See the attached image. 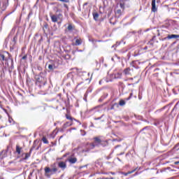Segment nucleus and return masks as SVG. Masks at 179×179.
Returning <instances> with one entry per match:
<instances>
[{"label":"nucleus","mask_w":179,"mask_h":179,"mask_svg":"<svg viewBox=\"0 0 179 179\" xmlns=\"http://www.w3.org/2000/svg\"><path fill=\"white\" fill-rule=\"evenodd\" d=\"M66 30H68V31L72 32L73 30H75V26L72 24H69Z\"/></svg>","instance_id":"nucleus-9"},{"label":"nucleus","mask_w":179,"mask_h":179,"mask_svg":"<svg viewBox=\"0 0 179 179\" xmlns=\"http://www.w3.org/2000/svg\"><path fill=\"white\" fill-rule=\"evenodd\" d=\"M132 173H135V169H133L132 171H129L127 173H123L124 176H128L129 174H132Z\"/></svg>","instance_id":"nucleus-15"},{"label":"nucleus","mask_w":179,"mask_h":179,"mask_svg":"<svg viewBox=\"0 0 179 179\" xmlns=\"http://www.w3.org/2000/svg\"><path fill=\"white\" fill-rule=\"evenodd\" d=\"M51 168L46 166L45 167V176L48 178H51V176L55 174L57 171H58V169L57 168V165L53 164L50 166Z\"/></svg>","instance_id":"nucleus-2"},{"label":"nucleus","mask_w":179,"mask_h":179,"mask_svg":"<svg viewBox=\"0 0 179 179\" xmlns=\"http://www.w3.org/2000/svg\"><path fill=\"white\" fill-rule=\"evenodd\" d=\"M100 107H101V106H95L94 108L88 111V113H92V111H94V110H96V109H97V108H100Z\"/></svg>","instance_id":"nucleus-18"},{"label":"nucleus","mask_w":179,"mask_h":179,"mask_svg":"<svg viewBox=\"0 0 179 179\" xmlns=\"http://www.w3.org/2000/svg\"><path fill=\"white\" fill-rule=\"evenodd\" d=\"M174 164H176V165L179 164V161H178V162H176L174 163Z\"/></svg>","instance_id":"nucleus-35"},{"label":"nucleus","mask_w":179,"mask_h":179,"mask_svg":"<svg viewBox=\"0 0 179 179\" xmlns=\"http://www.w3.org/2000/svg\"><path fill=\"white\" fill-rule=\"evenodd\" d=\"M2 153H3V151L0 152V159H3V157H1L2 156Z\"/></svg>","instance_id":"nucleus-27"},{"label":"nucleus","mask_w":179,"mask_h":179,"mask_svg":"<svg viewBox=\"0 0 179 179\" xmlns=\"http://www.w3.org/2000/svg\"><path fill=\"white\" fill-rule=\"evenodd\" d=\"M117 148H120V145H116V146L115 147V149H117Z\"/></svg>","instance_id":"nucleus-40"},{"label":"nucleus","mask_w":179,"mask_h":179,"mask_svg":"<svg viewBox=\"0 0 179 179\" xmlns=\"http://www.w3.org/2000/svg\"><path fill=\"white\" fill-rule=\"evenodd\" d=\"M31 110H34V108H31Z\"/></svg>","instance_id":"nucleus-47"},{"label":"nucleus","mask_w":179,"mask_h":179,"mask_svg":"<svg viewBox=\"0 0 179 179\" xmlns=\"http://www.w3.org/2000/svg\"><path fill=\"white\" fill-rule=\"evenodd\" d=\"M6 6H8V5H6V3H3V6L1 7V10H5L6 9Z\"/></svg>","instance_id":"nucleus-20"},{"label":"nucleus","mask_w":179,"mask_h":179,"mask_svg":"<svg viewBox=\"0 0 179 179\" xmlns=\"http://www.w3.org/2000/svg\"><path fill=\"white\" fill-rule=\"evenodd\" d=\"M131 97H132V93H130V95L128 98L126 99V100H130Z\"/></svg>","instance_id":"nucleus-26"},{"label":"nucleus","mask_w":179,"mask_h":179,"mask_svg":"<svg viewBox=\"0 0 179 179\" xmlns=\"http://www.w3.org/2000/svg\"><path fill=\"white\" fill-rule=\"evenodd\" d=\"M9 121H10H10H12V120H9Z\"/></svg>","instance_id":"nucleus-48"},{"label":"nucleus","mask_w":179,"mask_h":179,"mask_svg":"<svg viewBox=\"0 0 179 179\" xmlns=\"http://www.w3.org/2000/svg\"><path fill=\"white\" fill-rule=\"evenodd\" d=\"M118 107L117 103H114L113 105L111 106L110 108H108V110H114V107Z\"/></svg>","instance_id":"nucleus-19"},{"label":"nucleus","mask_w":179,"mask_h":179,"mask_svg":"<svg viewBox=\"0 0 179 179\" xmlns=\"http://www.w3.org/2000/svg\"><path fill=\"white\" fill-rule=\"evenodd\" d=\"M67 160L70 164H75L78 162V159L73 156L69 157Z\"/></svg>","instance_id":"nucleus-6"},{"label":"nucleus","mask_w":179,"mask_h":179,"mask_svg":"<svg viewBox=\"0 0 179 179\" xmlns=\"http://www.w3.org/2000/svg\"><path fill=\"white\" fill-rule=\"evenodd\" d=\"M96 179H114V178L111 177L110 178H108L103 177V178H98Z\"/></svg>","instance_id":"nucleus-24"},{"label":"nucleus","mask_w":179,"mask_h":179,"mask_svg":"<svg viewBox=\"0 0 179 179\" xmlns=\"http://www.w3.org/2000/svg\"><path fill=\"white\" fill-rule=\"evenodd\" d=\"M109 159H111L110 157H106V159L108 160Z\"/></svg>","instance_id":"nucleus-38"},{"label":"nucleus","mask_w":179,"mask_h":179,"mask_svg":"<svg viewBox=\"0 0 179 179\" xmlns=\"http://www.w3.org/2000/svg\"><path fill=\"white\" fill-rule=\"evenodd\" d=\"M120 155H124V153H121Z\"/></svg>","instance_id":"nucleus-51"},{"label":"nucleus","mask_w":179,"mask_h":179,"mask_svg":"<svg viewBox=\"0 0 179 179\" xmlns=\"http://www.w3.org/2000/svg\"><path fill=\"white\" fill-rule=\"evenodd\" d=\"M65 125H68V123H66Z\"/></svg>","instance_id":"nucleus-50"},{"label":"nucleus","mask_w":179,"mask_h":179,"mask_svg":"<svg viewBox=\"0 0 179 179\" xmlns=\"http://www.w3.org/2000/svg\"><path fill=\"white\" fill-rule=\"evenodd\" d=\"M101 82H102L101 80L99 81V85H101Z\"/></svg>","instance_id":"nucleus-43"},{"label":"nucleus","mask_w":179,"mask_h":179,"mask_svg":"<svg viewBox=\"0 0 179 179\" xmlns=\"http://www.w3.org/2000/svg\"><path fill=\"white\" fill-rule=\"evenodd\" d=\"M0 61H6V64L8 65V66H9L8 62H10V66H13V59L10 57H9L8 59L6 58L5 55H3V53H0Z\"/></svg>","instance_id":"nucleus-4"},{"label":"nucleus","mask_w":179,"mask_h":179,"mask_svg":"<svg viewBox=\"0 0 179 179\" xmlns=\"http://www.w3.org/2000/svg\"><path fill=\"white\" fill-rule=\"evenodd\" d=\"M64 8H66V9H68V5L67 4H64Z\"/></svg>","instance_id":"nucleus-30"},{"label":"nucleus","mask_w":179,"mask_h":179,"mask_svg":"<svg viewBox=\"0 0 179 179\" xmlns=\"http://www.w3.org/2000/svg\"><path fill=\"white\" fill-rule=\"evenodd\" d=\"M44 27H45V29H47V28L48 27V24H45V25H44Z\"/></svg>","instance_id":"nucleus-32"},{"label":"nucleus","mask_w":179,"mask_h":179,"mask_svg":"<svg viewBox=\"0 0 179 179\" xmlns=\"http://www.w3.org/2000/svg\"><path fill=\"white\" fill-rule=\"evenodd\" d=\"M9 121H10H10H12V120H9Z\"/></svg>","instance_id":"nucleus-49"},{"label":"nucleus","mask_w":179,"mask_h":179,"mask_svg":"<svg viewBox=\"0 0 179 179\" xmlns=\"http://www.w3.org/2000/svg\"><path fill=\"white\" fill-rule=\"evenodd\" d=\"M81 132H84V134H83V136H85V135H86V131H82L81 130Z\"/></svg>","instance_id":"nucleus-29"},{"label":"nucleus","mask_w":179,"mask_h":179,"mask_svg":"<svg viewBox=\"0 0 179 179\" xmlns=\"http://www.w3.org/2000/svg\"><path fill=\"white\" fill-rule=\"evenodd\" d=\"M48 69H50V71H52L54 69V66L52 64H49Z\"/></svg>","instance_id":"nucleus-22"},{"label":"nucleus","mask_w":179,"mask_h":179,"mask_svg":"<svg viewBox=\"0 0 179 179\" xmlns=\"http://www.w3.org/2000/svg\"><path fill=\"white\" fill-rule=\"evenodd\" d=\"M60 1V2H65L66 3H68L69 2V0H57Z\"/></svg>","instance_id":"nucleus-23"},{"label":"nucleus","mask_w":179,"mask_h":179,"mask_svg":"<svg viewBox=\"0 0 179 179\" xmlns=\"http://www.w3.org/2000/svg\"><path fill=\"white\" fill-rule=\"evenodd\" d=\"M93 17L94 20H99V13H93Z\"/></svg>","instance_id":"nucleus-14"},{"label":"nucleus","mask_w":179,"mask_h":179,"mask_svg":"<svg viewBox=\"0 0 179 179\" xmlns=\"http://www.w3.org/2000/svg\"><path fill=\"white\" fill-rule=\"evenodd\" d=\"M82 45V39H76V45Z\"/></svg>","instance_id":"nucleus-13"},{"label":"nucleus","mask_w":179,"mask_h":179,"mask_svg":"<svg viewBox=\"0 0 179 179\" xmlns=\"http://www.w3.org/2000/svg\"><path fill=\"white\" fill-rule=\"evenodd\" d=\"M125 104H126L125 101H124V100H122V99L120 100V102H119V105H120L121 107L124 106Z\"/></svg>","instance_id":"nucleus-16"},{"label":"nucleus","mask_w":179,"mask_h":179,"mask_svg":"<svg viewBox=\"0 0 179 179\" xmlns=\"http://www.w3.org/2000/svg\"><path fill=\"white\" fill-rule=\"evenodd\" d=\"M106 164H110V162H106Z\"/></svg>","instance_id":"nucleus-44"},{"label":"nucleus","mask_w":179,"mask_h":179,"mask_svg":"<svg viewBox=\"0 0 179 179\" xmlns=\"http://www.w3.org/2000/svg\"><path fill=\"white\" fill-rule=\"evenodd\" d=\"M22 150V148H20L19 145H16V152L18 155H20Z\"/></svg>","instance_id":"nucleus-12"},{"label":"nucleus","mask_w":179,"mask_h":179,"mask_svg":"<svg viewBox=\"0 0 179 179\" xmlns=\"http://www.w3.org/2000/svg\"><path fill=\"white\" fill-rule=\"evenodd\" d=\"M95 120H101V117L95 118Z\"/></svg>","instance_id":"nucleus-39"},{"label":"nucleus","mask_w":179,"mask_h":179,"mask_svg":"<svg viewBox=\"0 0 179 179\" xmlns=\"http://www.w3.org/2000/svg\"><path fill=\"white\" fill-rule=\"evenodd\" d=\"M46 72H41L38 76H36V83H40V86H45L47 85Z\"/></svg>","instance_id":"nucleus-3"},{"label":"nucleus","mask_w":179,"mask_h":179,"mask_svg":"<svg viewBox=\"0 0 179 179\" xmlns=\"http://www.w3.org/2000/svg\"><path fill=\"white\" fill-rule=\"evenodd\" d=\"M138 99H139V100H141L142 99V96H141V94L138 95Z\"/></svg>","instance_id":"nucleus-33"},{"label":"nucleus","mask_w":179,"mask_h":179,"mask_svg":"<svg viewBox=\"0 0 179 179\" xmlns=\"http://www.w3.org/2000/svg\"><path fill=\"white\" fill-rule=\"evenodd\" d=\"M110 173L112 174V176H115V173L114 172H110Z\"/></svg>","instance_id":"nucleus-34"},{"label":"nucleus","mask_w":179,"mask_h":179,"mask_svg":"<svg viewBox=\"0 0 179 179\" xmlns=\"http://www.w3.org/2000/svg\"><path fill=\"white\" fill-rule=\"evenodd\" d=\"M129 71H131L130 69H124V73L125 75H129Z\"/></svg>","instance_id":"nucleus-17"},{"label":"nucleus","mask_w":179,"mask_h":179,"mask_svg":"<svg viewBox=\"0 0 179 179\" xmlns=\"http://www.w3.org/2000/svg\"><path fill=\"white\" fill-rule=\"evenodd\" d=\"M115 47H117V45H113L112 46V48H115Z\"/></svg>","instance_id":"nucleus-36"},{"label":"nucleus","mask_w":179,"mask_h":179,"mask_svg":"<svg viewBox=\"0 0 179 179\" xmlns=\"http://www.w3.org/2000/svg\"><path fill=\"white\" fill-rule=\"evenodd\" d=\"M62 138H63V136H61L59 137V141H61V139H62Z\"/></svg>","instance_id":"nucleus-37"},{"label":"nucleus","mask_w":179,"mask_h":179,"mask_svg":"<svg viewBox=\"0 0 179 179\" xmlns=\"http://www.w3.org/2000/svg\"><path fill=\"white\" fill-rule=\"evenodd\" d=\"M58 167L62 169V170H65L66 169V163L64 162H60L58 163Z\"/></svg>","instance_id":"nucleus-7"},{"label":"nucleus","mask_w":179,"mask_h":179,"mask_svg":"<svg viewBox=\"0 0 179 179\" xmlns=\"http://www.w3.org/2000/svg\"><path fill=\"white\" fill-rule=\"evenodd\" d=\"M42 141H43V143H48V141L47 140V138L45 137H43Z\"/></svg>","instance_id":"nucleus-21"},{"label":"nucleus","mask_w":179,"mask_h":179,"mask_svg":"<svg viewBox=\"0 0 179 179\" xmlns=\"http://www.w3.org/2000/svg\"><path fill=\"white\" fill-rule=\"evenodd\" d=\"M50 17L53 23H57V22H58V19H59V17H62V15L61 14H59L58 15H50Z\"/></svg>","instance_id":"nucleus-5"},{"label":"nucleus","mask_w":179,"mask_h":179,"mask_svg":"<svg viewBox=\"0 0 179 179\" xmlns=\"http://www.w3.org/2000/svg\"><path fill=\"white\" fill-rule=\"evenodd\" d=\"M93 141L94 142L90 143L91 149H94V148H100V146H102L103 148L108 146V141L101 140L100 136L94 137Z\"/></svg>","instance_id":"nucleus-1"},{"label":"nucleus","mask_w":179,"mask_h":179,"mask_svg":"<svg viewBox=\"0 0 179 179\" xmlns=\"http://www.w3.org/2000/svg\"><path fill=\"white\" fill-rule=\"evenodd\" d=\"M22 59H24V60L27 59V55L23 56Z\"/></svg>","instance_id":"nucleus-28"},{"label":"nucleus","mask_w":179,"mask_h":179,"mask_svg":"<svg viewBox=\"0 0 179 179\" xmlns=\"http://www.w3.org/2000/svg\"><path fill=\"white\" fill-rule=\"evenodd\" d=\"M66 118H67V120H70L71 121H72V120H73L72 117L69 116V115H66Z\"/></svg>","instance_id":"nucleus-25"},{"label":"nucleus","mask_w":179,"mask_h":179,"mask_svg":"<svg viewBox=\"0 0 179 179\" xmlns=\"http://www.w3.org/2000/svg\"><path fill=\"white\" fill-rule=\"evenodd\" d=\"M166 38H167L168 40H171V38H179V35H176V34L168 35L167 38H165V39Z\"/></svg>","instance_id":"nucleus-10"},{"label":"nucleus","mask_w":179,"mask_h":179,"mask_svg":"<svg viewBox=\"0 0 179 179\" xmlns=\"http://www.w3.org/2000/svg\"><path fill=\"white\" fill-rule=\"evenodd\" d=\"M148 128V127H145L143 129V131H145V129H146Z\"/></svg>","instance_id":"nucleus-41"},{"label":"nucleus","mask_w":179,"mask_h":179,"mask_svg":"<svg viewBox=\"0 0 179 179\" xmlns=\"http://www.w3.org/2000/svg\"><path fill=\"white\" fill-rule=\"evenodd\" d=\"M117 13H119V14L121 13V10H117Z\"/></svg>","instance_id":"nucleus-31"},{"label":"nucleus","mask_w":179,"mask_h":179,"mask_svg":"<svg viewBox=\"0 0 179 179\" xmlns=\"http://www.w3.org/2000/svg\"><path fill=\"white\" fill-rule=\"evenodd\" d=\"M0 179H3V176L0 175Z\"/></svg>","instance_id":"nucleus-42"},{"label":"nucleus","mask_w":179,"mask_h":179,"mask_svg":"<svg viewBox=\"0 0 179 179\" xmlns=\"http://www.w3.org/2000/svg\"><path fill=\"white\" fill-rule=\"evenodd\" d=\"M33 150V148H31L29 151V152L26 153L25 154V157L24 158V160H27V159H29V157H30L31 155V151Z\"/></svg>","instance_id":"nucleus-11"},{"label":"nucleus","mask_w":179,"mask_h":179,"mask_svg":"<svg viewBox=\"0 0 179 179\" xmlns=\"http://www.w3.org/2000/svg\"><path fill=\"white\" fill-rule=\"evenodd\" d=\"M152 12H157V8H156V0H152Z\"/></svg>","instance_id":"nucleus-8"},{"label":"nucleus","mask_w":179,"mask_h":179,"mask_svg":"<svg viewBox=\"0 0 179 179\" xmlns=\"http://www.w3.org/2000/svg\"><path fill=\"white\" fill-rule=\"evenodd\" d=\"M86 5H87V3H84V6H86Z\"/></svg>","instance_id":"nucleus-45"},{"label":"nucleus","mask_w":179,"mask_h":179,"mask_svg":"<svg viewBox=\"0 0 179 179\" xmlns=\"http://www.w3.org/2000/svg\"><path fill=\"white\" fill-rule=\"evenodd\" d=\"M58 23V24H61V22H57Z\"/></svg>","instance_id":"nucleus-46"}]
</instances>
